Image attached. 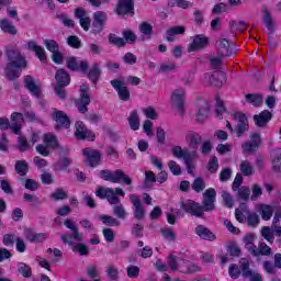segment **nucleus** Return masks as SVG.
<instances>
[{
  "instance_id": "f257e3e1",
  "label": "nucleus",
  "mask_w": 281,
  "mask_h": 281,
  "mask_svg": "<svg viewBox=\"0 0 281 281\" xmlns=\"http://www.w3.org/2000/svg\"><path fill=\"white\" fill-rule=\"evenodd\" d=\"M7 66L4 68V76L8 80L14 81L21 78V71L27 69V59L21 54L19 49H9L7 52Z\"/></svg>"
},
{
  "instance_id": "f03ea898",
  "label": "nucleus",
  "mask_w": 281,
  "mask_h": 281,
  "mask_svg": "<svg viewBox=\"0 0 281 281\" xmlns=\"http://www.w3.org/2000/svg\"><path fill=\"white\" fill-rule=\"evenodd\" d=\"M100 179L103 181H110L111 183H125L127 186V190H131V186H133V179H131L122 169H117L114 172L108 169L101 170L99 172Z\"/></svg>"
},
{
  "instance_id": "7ed1b4c3",
  "label": "nucleus",
  "mask_w": 281,
  "mask_h": 281,
  "mask_svg": "<svg viewBox=\"0 0 281 281\" xmlns=\"http://www.w3.org/2000/svg\"><path fill=\"white\" fill-rule=\"evenodd\" d=\"M233 117L237 121L235 128L232 126L229 121H227L226 128L229 131V133H235L236 137L240 139V137H245V134L249 132V120L243 112H236L233 114Z\"/></svg>"
},
{
  "instance_id": "20e7f679",
  "label": "nucleus",
  "mask_w": 281,
  "mask_h": 281,
  "mask_svg": "<svg viewBox=\"0 0 281 281\" xmlns=\"http://www.w3.org/2000/svg\"><path fill=\"white\" fill-rule=\"evenodd\" d=\"M95 196L99 199H106L110 205H120L121 201L119 196H126V193L122 188H103L100 187L95 191Z\"/></svg>"
},
{
  "instance_id": "39448f33",
  "label": "nucleus",
  "mask_w": 281,
  "mask_h": 281,
  "mask_svg": "<svg viewBox=\"0 0 281 281\" xmlns=\"http://www.w3.org/2000/svg\"><path fill=\"white\" fill-rule=\"evenodd\" d=\"M202 205H200L203 214L205 212H214L216 210V190L214 188L206 189L203 194Z\"/></svg>"
},
{
  "instance_id": "423d86ee",
  "label": "nucleus",
  "mask_w": 281,
  "mask_h": 281,
  "mask_svg": "<svg viewBox=\"0 0 281 281\" xmlns=\"http://www.w3.org/2000/svg\"><path fill=\"white\" fill-rule=\"evenodd\" d=\"M89 104H91V95L89 94V87L87 85L80 86V97L76 101V106L79 113H87L89 111Z\"/></svg>"
},
{
  "instance_id": "0eeeda50",
  "label": "nucleus",
  "mask_w": 281,
  "mask_h": 281,
  "mask_svg": "<svg viewBox=\"0 0 281 281\" xmlns=\"http://www.w3.org/2000/svg\"><path fill=\"white\" fill-rule=\"evenodd\" d=\"M52 119L54 122H56L55 131H60V128H69V126H71V121L64 111L54 109Z\"/></svg>"
},
{
  "instance_id": "6e6552de",
  "label": "nucleus",
  "mask_w": 281,
  "mask_h": 281,
  "mask_svg": "<svg viewBox=\"0 0 281 281\" xmlns=\"http://www.w3.org/2000/svg\"><path fill=\"white\" fill-rule=\"evenodd\" d=\"M180 210H183V212H187V214H191V216H196L198 218L203 216L201 204L196 203L194 200L180 202Z\"/></svg>"
},
{
  "instance_id": "1a4fd4ad",
  "label": "nucleus",
  "mask_w": 281,
  "mask_h": 281,
  "mask_svg": "<svg viewBox=\"0 0 281 281\" xmlns=\"http://www.w3.org/2000/svg\"><path fill=\"white\" fill-rule=\"evenodd\" d=\"M130 201L133 205V214L136 221H144L146 218V210L144 209V204L142 200L136 194L130 195Z\"/></svg>"
},
{
  "instance_id": "9d476101",
  "label": "nucleus",
  "mask_w": 281,
  "mask_h": 281,
  "mask_svg": "<svg viewBox=\"0 0 281 281\" xmlns=\"http://www.w3.org/2000/svg\"><path fill=\"white\" fill-rule=\"evenodd\" d=\"M115 13L119 14V16H126V14L134 16L135 2H133V0H119L116 4Z\"/></svg>"
},
{
  "instance_id": "9b49d317",
  "label": "nucleus",
  "mask_w": 281,
  "mask_h": 281,
  "mask_svg": "<svg viewBox=\"0 0 281 281\" xmlns=\"http://www.w3.org/2000/svg\"><path fill=\"white\" fill-rule=\"evenodd\" d=\"M82 155L83 157H86L90 168H95L97 166H100L102 154L98 149L87 147L82 150Z\"/></svg>"
},
{
  "instance_id": "f8f14e48",
  "label": "nucleus",
  "mask_w": 281,
  "mask_h": 281,
  "mask_svg": "<svg viewBox=\"0 0 281 281\" xmlns=\"http://www.w3.org/2000/svg\"><path fill=\"white\" fill-rule=\"evenodd\" d=\"M75 128V137H77V139H90L91 142L95 139V134H93L91 130L87 128L82 121H77Z\"/></svg>"
},
{
  "instance_id": "ddd939ff",
  "label": "nucleus",
  "mask_w": 281,
  "mask_h": 281,
  "mask_svg": "<svg viewBox=\"0 0 281 281\" xmlns=\"http://www.w3.org/2000/svg\"><path fill=\"white\" fill-rule=\"evenodd\" d=\"M106 12L97 11L93 13L92 32L93 34H100L104 30V23H106Z\"/></svg>"
},
{
  "instance_id": "4468645a",
  "label": "nucleus",
  "mask_w": 281,
  "mask_h": 281,
  "mask_svg": "<svg viewBox=\"0 0 281 281\" xmlns=\"http://www.w3.org/2000/svg\"><path fill=\"white\" fill-rule=\"evenodd\" d=\"M110 85L119 93L120 100H123V102H128V100H131V91H128V88L124 86L122 80L113 79L110 81Z\"/></svg>"
},
{
  "instance_id": "2eb2a0df",
  "label": "nucleus",
  "mask_w": 281,
  "mask_h": 281,
  "mask_svg": "<svg viewBox=\"0 0 281 281\" xmlns=\"http://www.w3.org/2000/svg\"><path fill=\"white\" fill-rule=\"evenodd\" d=\"M66 67L67 69H70V71H81L82 74H87V70L89 69V61L82 60L78 64V59L76 57H67Z\"/></svg>"
},
{
  "instance_id": "dca6fc26",
  "label": "nucleus",
  "mask_w": 281,
  "mask_h": 281,
  "mask_svg": "<svg viewBox=\"0 0 281 281\" xmlns=\"http://www.w3.org/2000/svg\"><path fill=\"white\" fill-rule=\"evenodd\" d=\"M210 45V38L203 34H199L193 36L192 43L189 45V52H201V49H205Z\"/></svg>"
},
{
  "instance_id": "f3484780",
  "label": "nucleus",
  "mask_w": 281,
  "mask_h": 281,
  "mask_svg": "<svg viewBox=\"0 0 281 281\" xmlns=\"http://www.w3.org/2000/svg\"><path fill=\"white\" fill-rule=\"evenodd\" d=\"M186 100V90L183 88H179L173 90L171 95V104L178 109V111L183 115V102Z\"/></svg>"
},
{
  "instance_id": "a211bd4d",
  "label": "nucleus",
  "mask_w": 281,
  "mask_h": 281,
  "mask_svg": "<svg viewBox=\"0 0 281 281\" xmlns=\"http://www.w3.org/2000/svg\"><path fill=\"white\" fill-rule=\"evenodd\" d=\"M61 241L64 243V245H69L70 249H72V251H78L79 256H89V247H87V245L80 243L77 244L74 243V240L69 239V237H67V235H61L60 236Z\"/></svg>"
},
{
  "instance_id": "6ab92c4d",
  "label": "nucleus",
  "mask_w": 281,
  "mask_h": 281,
  "mask_svg": "<svg viewBox=\"0 0 281 281\" xmlns=\"http://www.w3.org/2000/svg\"><path fill=\"white\" fill-rule=\"evenodd\" d=\"M273 119V114L269 110H263L259 114H255L252 120L258 128H265Z\"/></svg>"
},
{
  "instance_id": "aec40b11",
  "label": "nucleus",
  "mask_w": 281,
  "mask_h": 281,
  "mask_svg": "<svg viewBox=\"0 0 281 281\" xmlns=\"http://www.w3.org/2000/svg\"><path fill=\"white\" fill-rule=\"evenodd\" d=\"M75 16L79 20V24L82 30H85V32H89L91 27V18H89L87 11L82 8H77L75 10Z\"/></svg>"
},
{
  "instance_id": "412c9836",
  "label": "nucleus",
  "mask_w": 281,
  "mask_h": 281,
  "mask_svg": "<svg viewBox=\"0 0 281 281\" xmlns=\"http://www.w3.org/2000/svg\"><path fill=\"white\" fill-rule=\"evenodd\" d=\"M196 106H198V112H196L198 122H205V120L210 117V103L205 100H198Z\"/></svg>"
},
{
  "instance_id": "4be33fe9",
  "label": "nucleus",
  "mask_w": 281,
  "mask_h": 281,
  "mask_svg": "<svg viewBox=\"0 0 281 281\" xmlns=\"http://www.w3.org/2000/svg\"><path fill=\"white\" fill-rule=\"evenodd\" d=\"M23 48L29 49V52H34L35 56L38 57L41 63H45L47 60L45 49L43 48V46L37 45L34 41H29L26 45L23 46Z\"/></svg>"
},
{
  "instance_id": "5701e85b",
  "label": "nucleus",
  "mask_w": 281,
  "mask_h": 281,
  "mask_svg": "<svg viewBox=\"0 0 281 281\" xmlns=\"http://www.w3.org/2000/svg\"><path fill=\"white\" fill-rule=\"evenodd\" d=\"M201 266L192 261L182 260V265H180V273H184L186 276H194V273H201Z\"/></svg>"
},
{
  "instance_id": "b1692460",
  "label": "nucleus",
  "mask_w": 281,
  "mask_h": 281,
  "mask_svg": "<svg viewBox=\"0 0 281 281\" xmlns=\"http://www.w3.org/2000/svg\"><path fill=\"white\" fill-rule=\"evenodd\" d=\"M186 142L189 145V148H191L193 153H196V150H199V144L203 142V136L196 132H188Z\"/></svg>"
},
{
  "instance_id": "393cba45",
  "label": "nucleus",
  "mask_w": 281,
  "mask_h": 281,
  "mask_svg": "<svg viewBox=\"0 0 281 281\" xmlns=\"http://www.w3.org/2000/svg\"><path fill=\"white\" fill-rule=\"evenodd\" d=\"M102 76V68L100 66V63H94L89 68L87 72V78L92 82V85L95 87L98 85V81L100 80Z\"/></svg>"
},
{
  "instance_id": "a878e982",
  "label": "nucleus",
  "mask_w": 281,
  "mask_h": 281,
  "mask_svg": "<svg viewBox=\"0 0 281 281\" xmlns=\"http://www.w3.org/2000/svg\"><path fill=\"white\" fill-rule=\"evenodd\" d=\"M24 86L30 91V93H32V95H34V98H37V99L43 98V92L41 90V87H38L36 85V82H34V78H32V76L25 77Z\"/></svg>"
},
{
  "instance_id": "bb28decb",
  "label": "nucleus",
  "mask_w": 281,
  "mask_h": 281,
  "mask_svg": "<svg viewBox=\"0 0 281 281\" xmlns=\"http://www.w3.org/2000/svg\"><path fill=\"white\" fill-rule=\"evenodd\" d=\"M210 85L213 87H223L227 82V75L223 70H215L209 78Z\"/></svg>"
},
{
  "instance_id": "cd10ccee",
  "label": "nucleus",
  "mask_w": 281,
  "mask_h": 281,
  "mask_svg": "<svg viewBox=\"0 0 281 281\" xmlns=\"http://www.w3.org/2000/svg\"><path fill=\"white\" fill-rule=\"evenodd\" d=\"M215 47L217 49L218 56H222L225 58V56H232L233 50H232V45L229 44V41L226 38L218 40L215 43Z\"/></svg>"
},
{
  "instance_id": "c85d7f7f",
  "label": "nucleus",
  "mask_w": 281,
  "mask_h": 281,
  "mask_svg": "<svg viewBox=\"0 0 281 281\" xmlns=\"http://www.w3.org/2000/svg\"><path fill=\"white\" fill-rule=\"evenodd\" d=\"M171 155L176 157V159H189V157H196V151H190L188 149H183L181 146H175L171 148Z\"/></svg>"
},
{
  "instance_id": "c756f323",
  "label": "nucleus",
  "mask_w": 281,
  "mask_h": 281,
  "mask_svg": "<svg viewBox=\"0 0 281 281\" xmlns=\"http://www.w3.org/2000/svg\"><path fill=\"white\" fill-rule=\"evenodd\" d=\"M65 227L72 232L71 236H69V240H77L78 243H82V234L78 231V226L74 224V220L67 218L64 222Z\"/></svg>"
},
{
  "instance_id": "7c9ffc66",
  "label": "nucleus",
  "mask_w": 281,
  "mask_h": 281,
  "mask_svg": "<svg viewBox=\"0 0 281 281\" xmlns=\"http://www.w3.org/2000/svg\"><path fill=\"white\" fill-rule=\"evenodd\" d=\"M195 234L202 238V240H216V235H214V233H212V231L204 225H198L195 227Z\"/></svg>"
},
{
  "instance_id": "2f4dec72",
  "label": "nucleus",
  "mask_w": 281,
  "mask_h": 281,
  "mask_svg": "<svg viewBox=\"0 0 281 281\" xmlns=\"http://www.w3.org/2000/svg\"><path fill=\"white\" fill-rule=\"evenodd\" d=\"M55 80L57 86L68 87V85L71 82V77H69L67 70L58 69L55 74Z\"/></svg>"
},
{
  "instance_id": "473e14b6",
  "label": "nucleus",
  "mask_w": 281,
  "mask_h": 281,
  "mask_svg": "<svg viewBox=\"0 0 281 281\" xmlns=\"http://www.w3.org/2000/svg\"><path fill=\"white\" fill-rule=\"evenodd\" d=\"M166 41L168 43H175V36L179 34H186V27L181 25L172 26L166 31Z\"/></svg>"
},
{
  "instance_id": "72a5a7b5",
  "label": "nucleus",
  "mask_w": 281,
  "mask_h": 281,
  "mask_svg": "<svg viewBox=\"0 0 281 281\" xmlns=\"http://www.w3.org/2000/svg\"><path fill=\"white\" fill-rule=\"evenodd\" d=\"M262 21L266 25V27L270 31L273 32V18L271 16V11H269V8L267 5L262 7Z\"/></svg>"
},
{
  "instance_id": "f704fd0d",
  "label": "nucleus",
  "mask_w": 281,
  "mask_h": 281,
  "mask_svg": "<svg viewBox=\"0 0 281 281\" xmlns=\"http://www.w3.org/2000/svg\"><path fill=\"white\" fill-rule=\"evenodd\" d=\"M0 27L2 30V32H5L7 34H11L12 36H16L18 31H16V26H14L12 24V22H10L9 20H0Z\"/></svg>"
},
{
  "instance_id": "c9c22d12",
  "label": "nucleus",
  "mask_w": 281,
  "mask_h": 281,
  "mask_svg": "<svg viewBox=\"0 0 281 281\" xmlns=\"http://www.w3.org/2000/svg\"><path fill=\"white\" fill-rule=\"evenodd\" d=\"M30 171V166L27 165V161L25 160H18L15 162V172L20 176V178H23L27 175Z\"/></svg>"
},
{
  "instance_id": "e433bc0d",
  "label": "nucleus",
  "mask_w": 281,
  "mask_h": 281,
  "mask_svg": "<svg viewBox=\"0 0 281 281\" xmlns=\"http://www.w3.org/2000/svg\"><path fill=\"white\" fill-rule=\"evenodd\" d=\"M127 122L132 131H139V114H137V110L131 112Z\"/></svg>"
},
{
  "instance_id": "4c0bfd02",
  "label": "nucleus",
  "mask_w": 281,
  "mask_h": 281,
  "mask_svg": "<svg viewBox=\"0 0 281 281\" xmlns=\"http://www.w3.org/2000/svg\"><path fill=\"white\" fill-rule=\"evenodd\" d=\"M99 221H101L103 225H108V227H120L121 225L120 221L111 215H100Z\"/></svg>"
},
{
  "instance_id": "58836bf2",
  "label": "nucleus",
  "mask_w": 281,
  "mask_h": 281,
  "mask_svg": "<svg viewBox=\"0 0 281 281\" xmlns=\"http://www.w3.org/2000/svg\"><path fill=\"white\" fill-rule=\"evenodd\" d=\"M50 199H53V201H65V199H69V191L63 188H57L50 194Z\"/></svg>"
},
{
  "instance_id": "ea45409f",
  "label": "nucleus",
  "mask_w": 281,
  "mask_h": 281,
  "mask_svg": "<svg viewBox=\"0 0 281 281\" xmlns=\"http://www.w3.org/2000/svg\"><path fill=\"white\" fill-rule=\"evenodd\" d=\"M259 214L263 221H270L273 216V207L267 204H261L259 207Z\"/></svg>"
},
{
  "instance_id": "a19ab883",
  "label": "nucleus",
  "mask_w": 281,
  "mask_h": 281,
  "mask_svg": "<svg viewBox=\"0 0 281 281\" xmlns=\"http://www.w3.org/2000/svg\"><path fill=\"white\" fill-rule=\"evenodd\" d=\"M18 181L23 183L25 190H30L31 192L38 190V182H36L34 179L19 178Z\"/></svg>"
},
{
  "instance_id": "79ce46f5",
  "label": "nucleus",
  "mask_w": 281,
  "mask_h": 281,
  "mask_svg": "<svg viewBox=\"0 0 281 281\" xmlns=\"http://www.w3.org/2000/svg\"><path fill=\"white\" fill-rule=\"evenodd\" d=\"M239 169L244 177H251V175H254V166L249 160H241Z\"/></svg>"
},
{
  "instance_id": "37998d69",
  "label": "nucleus",
  "mask_w": 281,
  "mask_h": 281,
  "mask_svg": "<svg viewBox=\"0 0 281 281\" xmlns=\"http://www.w3.org/2000/svg\"><path fill=\"white\" fill-rule=\"evenodd\" d=\"M169 8H181V10H188V8H192V2L188 0H169Z\"/></svg>"
},
{
  "instance_id": "c03bdc74",
  "label": "nucleus",
  "mask_w": 281,
  "mask_h": 281,
  "mask_svg": "<svg viewBox=\"0 0 281 281\" xmlns=\"http://www.w3.org/2000/svg\"><path fill=\"white\" fill-rule=\"evenodd\" d=\"M44 144L47 146V148L56 149L58 148V138L52 133L45 134Z\"/></svg>"
},
{
  "instance_id": "a18cd8bd",
  "label": "nucleus",
  "mask_w": 281,
  "mask_h": 281,
  "mask_svg": "<svg viewBox=\"0 0 281 281\" xmlns=\"http://www.w3.org/2000/svg\"><path fill=\"white\" fill-rule=\"evenodd\" d=\"M273 254V250L271 247H269L266 243H260L257 247V254L255 255V258H258L260 256H271Z\"/></svg>"
},
{
  "instance_id": "49530a36",
  "label": "nucleus",
  "mask_w": 281,
  "mask_h": 281,
  "mask_svg": "<svg viewBox=\"0 0 281 281\" xmlns=\"http://www.w3.org/2000/svg\"><path fill=\"white\" fill-rule=\"evenodd\" d=\"M246 102L252 104V106H262V94H246Z\"/></svg>"
},
{
  "instance_id": "de8ad7c7",
  "label": "nucleus",
  "mask_w": 281,
  "mask_h": 281,
  "mask_svg": "<svg viewBox=\"0 0 281 281\" xmlns=\"http://www.w3.org/2000/svg\"><path fill=\"white\" fill-rule=\"evenodd\" d=\"M239 269H240L244 278H250L251 273H254L251 271V269L249 268V260H247L245 258L239 260Z\"/></svg>"
},
{
  "instance_id": "09e8293b",
  "label": "nucleus",
  "mask_w": 281,
  "mask_h": 281,
  "mask_svg": "<svg viewBox=\"0 0 281 281\" xmlns=\"http://www.w3.org/2000/svg\"><path fill=\"white\" fill-rule=\"evenodd\" d=\"M113 214L116 218H120L121 221H124L127 216L126 209H124V205L121 202L113 206Z\"/></svg>"
},
{
  "instance_id": "8fccbe9b",
  "label": "nucleus",
  "mask_w": 281,
  "mask_h": 281,
  "mask_svg": "<svg viewBox=\"0 0 281 281\" xmlns=\"http://www.w3.org/2000/svg\"><path fill=\"white\" fill-rule=\"evenodd\" d=\"M223 58L224 57L218 54L217 56L210 57L211 68L214 69L215 71H221V67H223Z\"/></svg>"
},
{
  "instance_id": "3c124183",
  "label": "nucleus",
  "mask_w": 281,
  "mask_h": 281,
  "mask_svg": "<svg viewBox=\"0 0 281 281\" xmlns=\"http://www.w3.org/2000/svg\"><path fill=\"white\" fill-rule=\"evenodd\" d=\"M71 166V159L64 157L55 166L56 172H65Z\"/></svg>"
},
{
  "instance_id": "603ef678",
  "label": "nucleus",
  "mask_w": 281,
  "mask_h": 281,
  "mask_svg": "<svg viewBox=\"0 0 281 281\" xmlns=\"http://www.w3.org/2000/svg\"><path fill=\"white\" fill-rule=\"evenodd\" d=\"M153 183H157V176L153 171H145L144 188H153Z\"/></svg>"
},
{
  "instance_id": "864d4df0",
  "label": "nucleus",
  "mask_w": 281,
  "mask_h": 281,
  "mask_svg": "<svg viewBox=\"0 0 281 281\" xmlns=\"http://www.w3.org/2000/svg\"><path fill=\"white\" fill-rule=\"evenodd\" d=\"M18 146H19L20 153H25L26 150H30L32 148V145L27 143V138L23 135H20L18 137Z\"/></svg>"
},
{
  "instance_id": "5fc2aeb1",
  "label": "nucleus",
  "mask_w": 281,
  "mask_h": 281,
  "mask_svg": "<svg viewBox=\"0 0 281 281\" xmlns=\"http://www.w3.org/2000/svg\"><path fill=\"white\" fill-rule=\"evenodd\" d=\"M18 272L24 278H32V268L24 262L18 263Z\"/></svg>"
},
{
  "instance_id": "6e6d98bb",
  "label": "nucleus",
  "mask_w": 281,
  "mask_h": 281,
  "mask_svg": "<svg viewBox=\"0 0 281 281\" xmlns=\"http://www.w3.org/2000/svg\"><path fill=\"white\" fill-rule=\"evenodd\" d=\"M44 45L46 49L53 54H56V52H60V46L54 40H45Z\"/></svg>"
},
{
  "instance_id": "4d7b16f0",
  "label": "nucleus",
  "mask_w": 281,
  "mask_h": 281,
  "mask_svg": "<svg viewBox=\"0 0 281 281\" xmlns=\"http://www.w3.org/2000/svg\"><path fill=\"white\" fill-rule=\"evenodd\" d=\"M191 188L194 192H203L205 190V180L203 178H195Z\"/></svg>"
},
{
  "instance_id": "13d9d810",
  "label": "nucleus",
  "mask_w": 281,
  "mask_h": 281,
  "mask_svg": "<svg viewBox=\"0 0 281 281\" xmlns=\"http://www.w3.org/2000/svg\"><path fill=\"white\" fill-rule=\"evenodd\" d=\"M237 190V199H240L241 201H249V196L251 195L249 187H241Z\"/></svg>"
},
{
  "instance_id": "bf43d9fd",
  "label": "nucleus",
  "mask_w": 281,
  "mask_h": 281,
  "mask_svg": "<svg viewBox=\"0 0 281 281\" xmlns=\"http://www.w3.org/2000/svg\"><path fill=\"white\" fill-rule=\"evenodd\" d=\"M105 273L110 278L111 281H116L120 276V271L117 270V268L114 265L108 266Z\"/></svg>"
},
{
  "instance_id": "052dcab7",
  "label": "nucleus",
  "mask_w": 281,
  "mask_h": 281,
  "mask_svg": "<svg viewBox=\"0 0 281 281\" xmlns=\"http://www.w3.org/2000/svg\"><path fill=\"white\" fill-rule=\"evenodd\" d=\"M67 43L72 49H80V47H82V42H80V38L76 35L68 36Z\"/></svg>"
},
{
  "instance_id": "680f3d73",
  "label": "nucleus",
  "mask_w": 281,
  "mask_h": 281,
  "mask_svg": "<svg viewBox=\"0 0 281 281\" xmlns=\"http://www.w3.org/2000/svg\"><path fill=\"white\" fill-rule=\"evenodd\" d=\"M207 170L211 172V175H214L218 171V158L216 156L211 157L207 164Z\"/></svg>"
},
{
  "instance_id": "e2e57ef3",
  "label": "nucleus",
  "mask_w": 281,
  "mask_h": 281,
  "mask_svg": "<svg viewBox=\"0 0 281 281\" xmlns=\"http://www.w3.org/2000/svg\"><path fill=\"white\" fill-rule=\"evenodd\" d=\"M222 199L225 207H234V198H232V194L227 191L222 192Z\"/></svg>"
},
{
  "instance_id": "0e129e2a",
  "label": "nucleus",
  "mask_w": 281,
  "mask_h": 281,
  "mask_svg": "<svg viewBox=\"0 0 281 281\" xmlns=\"http://www.w3.org/2000/svg\"><path fill=\"white\" fill-rule=\"evenodd\" d=\"M109 41L112 45H116V47H124V45H126V41L123 37H119L114 34H110Z\"/></svg>"
},
{
  "instance_id": "69168bd1",
  "label": "nucleus",
  "mask_w": 281,
  "mask_h": 281,
  "mask_svg": "<svg viewBox=\"0 0 281 281\" xmlns=\"http://www.w3.org/2000/svg\"><path fill=\"white\" fill-rule=\"evenodd\" d=\"M261 236L265 238V240H268V243L273 244V231L270 229L269 226H265L261 229Z\"/></svg>"
},
{
  "instance_id": "338daca9",
  "label": "nucleus",
  "mask_w": 281,
  "mask_h": 281,
  "mask_svg": "<svg viewBox=\"0 0 281 281\" xmlns=\"http://www.w3.org/2000/svg\"><path fill=\"white\" fill-rule=\"evenodd\" d=\"M227 251L233 258H240V247H238V245L229 244L227 246Z\"/></svg>"
},
{
  "instance_id": "774afa93",
  "label": "nucleus",
  "mask_w": 281,
  "mask_h": 281,
  "mask_svg": "<svg viewBox=\"0 0 281 281\" xmlns=\"http://www.w3.org/2000/svg\"><path fill=\"white\" fill-rule=\"evenodd\" d=\"M102 234H103L106 243H114L115 233L112 231V228H103Z\"/></svg>"
}]
</instances>
